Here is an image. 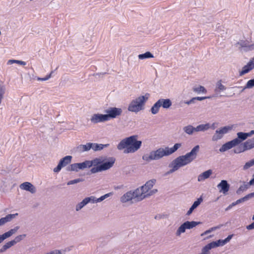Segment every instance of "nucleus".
Listing matches in <instances>:
<instances>
[{
  "label": "nucleus",
  "mask_w": 254,
  "mask_h": 254,
  "mask_svg": "<svg viewBox=\"0 0 254 254\" xmlns=\"http://www.w3.org/2000/svg\"><path fill=\"white\" fill-rule=\"evenodd\" d=\"M181 146L182 143H177L175 144L171 148L167 146L160 147L156 150L151 151L148 154L143 155L142 159L148 162L152 160H159L164 156H168L172 154Z\"/></svg>",
  "instance_id": "f03ea898"
},
{
  "label": "nucleus",
  "mask_w": 254,
  "mask_h": 254,
  "mask_svg": "<svg viewBox=\"0 0 254 254\" xmlns=\"http://www.w3.org/2000/svg\"><path fill=\"white\" fill-rule=\"evenodd\" d=\"M156 182V180L155 179L150 180L146 182L144 185L136 189L137 196L140 197L141 201L158 192L157 189H153Z\"/></svg>",
  "instance_id": "20e7f679"
},
{
  "label": "nucleus",
  "mask_w": 254,
  "mask_h": 254,
  "mask_svg": "<svg viewBox=\"0 0 254 254\" xmlns=\"http://www.w3.org/2000/svg\"><path fill=\"white\" fill-rule=\"evenodd\" d=\"M241 47L244 48L245 51H251L254 49V44L248 45L246 42L239 43Z\"/></svg>",
  "instance_id": "7c9ffc66"
},
{
  "label": "nucleus",
  "mask_w": 254,
  "mask_h": 254,
  "mask_svg": "<svg viewBox=\"0 0 254 254\" xmlns=\"http://www.w3.org/2000/svg\"><path fill=\"white\" fill-rule=\"evenodd\" d=\"M136 189L134 190H129L124 194L120 198V201L122 203H126L131 201L132 199L137 201H141L139 197H137Z\"/></svg>",
  "instance_id": "1a4fd4ad"
},
{
  "label": "nucleus",
  "mask_w": 254,
  "mask_h": 254,
  "mask_svg": "<svg viewBox=\"0 0 254 254\" xmlns=\"http://www.w3.org/2000/svg\"><path fill=\"white\" fill-rule=\"evenodd\" d=\"M254 86V79L250 80L248 81L246 86L242 90V91L246 88H251Z\"/></svg>",
  "instance_id": "ea45409f"
},
{
  "label": "nucleus",
  "mask_w": 254,
  "mask_h": 254,
  "mask_svg": "<svg viewBox=\"0 0 254 254\" xmlns=\"http://www.w3.org/2000/svg\"><path fill=\"white\" fill-rule=\"evenodd\" d=\"M237 138L236 139H238L240 141V143L248 138V134L245 132H239L237 133Z\"/></svg>",
  "instance_id": "72a5a7b5"
},
{
  "label": "nucleus",
  "mask_w": 254,
  "mask_h": 254,
  "mask_svg": "<svg viewBox=\"0 0 254 254\" xmlns=\"http://www.w3.org/2000/svg\"><path fill=\"white\" fill-rule=\"evenodd\" d=\"M253 166H254V158L245 163L243 166V170H246Z\"/></svg>",
  "instance_id": "e433bc0d"
},
{
  "label": "nucleus",
  "mask_w": 254,
  "mask_h": 254,
  "mask_svg": "<svg viewBox=\"0 0 254 254\" xmlns=\"http://www.w3.org/2000/svg\"><path fill=\"white\" fill-rule=\"evenodd\" d=\"M103 160L102 159L97 158L90 161V165L91 167L92 166H96L93 167L90 170L91 173L94 174L109 169L113 166L114 163V160H111L110 161L106 162L101 164Z\"/></svg>",
  "instance_id": "39448f33"
},
{
  "label": "nucleus",
  "mask_w": 254,
  "mask_h": 254,
  "mask_svg": "<svg viewBox=\"0 0 254 254\" xmlns=\"http://www.w3.org/2000/svg\"><path fill=\"white\" fill-rule=\"evenodd\" d=\"M254 68V57L252 58L248 64L243 67L242 70L240 71L239 74L240 76H243L244 74L248 73L249 71Z\"/></svg>",
  "instance_id": "2eb2a0df"
},
{
  "label": "nucleus",
  "mask_w": 254,
  "mask_h": 254,
  "mask_svg": "<svg viewBox=\"0 0 254 254\" xmlns=\"http://www.w3.org/2000/svg\"><path fill=\"white\" fill-rule=\"evenodd\" d=\"M92 149L94 151L101 150L104 148V147H106L109 146L108 144H97L92 143Z\"/></svg>",
  "instance_id": "c85d7f7f"
},
{
  "label": "nucleus",
  "mask_w": 254,
  "mask_h": 254,
  "mask_svg": "<svg viewBox=\"0 0 254 254\" xmlns=\"http://www.w3.org/2000/svg\"><path fill=\"white\" fill-rule=\"evenodd\" d=\"M212 174V171L210 169L205 171L198 175L197 177V181L198 182L203 181L204 180L208 178Z\"/></svg>",
  "instance_id": "5701e85b"
},
{
  "label": "nucleus",
  "mask_w": 254,
  "mask_h": 254,
  "mask_svg": "<svg viewBox=\"0 0 254 254\" xmlns=\"http://www.w3.org/2000/svg\"><path fill=\"white\" fill-rule=\"evenodd\" d=\"M242 150V148H239V149H237L234 150V152L235 153H241V152H243L244 151H241Z\"/></svg>",
  "instance_id": "4d7b16f0"
},
{
  "label": "nucleus",
  "mask_w": 254,
  "mask_h": 254,
  "mask_svg": "<svg viewBox=\"0 0 254 254\" xmlns=\"http://www.w3.org/2000/svg\"><path fill=\"white\" fill-rule=\"evenodd\" d=\"M219 228H220V226H216V227H212L210 229H209V230H206V231H205L204 232L202 233L201 234V236H203L204 235H207V234L210 233V232H212L213 231H215V230L219 229Z\"/></svg>",
  "instance_id": "79ce46f5"
},
{
  "label": "nucleus",
  "mask_w": 254,
  "mask_h": 254,
  "mask_svg": "<svg viewBox=\"0 0 254 254\" xmlns=\"http://www.w3.org/2000/svg\"><path fill=\"white\" fill-rule=\"evenodd\" d=\"M81 170L80 163H74L71 164L67 169L69 171L78 172L79 170Z\"/></svg>",
  "instance_id": "c756f323"
},
{
  "label": "nucleus",
  "mask_w": 254,
  "mask_h": 254,
  "mask_svg": "<svg viewBox=\"0 0 254 254\" xmlns=\"http://www.w3.org/2000/svg\"><path fill=\"white\" fill-rule=\"evenodd\" d=\"M113 194V192H111L108 193H106L99 198H96L95 196L91 195L88 197H86V200L87 202V203H97L98 202H101L105 199L108 198L109 197L112 196Z\"/></svg>",
  "instance_id": "9b49d317"
},
{
  "label": "nucleus",
  "mask_w": 254,
  "mask_h": 254,
  "mask_svg": "<svg viewBox=\"0 0 254 254\" xmlns=\"http://www.w3.org/2000/svg\"><path fill=\"white\" fill-rule=\"evenodd\" d=\"M206 246L209 248L210 250L212 248L218 247V245L216 243V242H212L207 244Z\"/></svg>",
  "instance_id": "a18cd8bd"
},
{
  "label": "nucleus",
  "mask_w": 254,
  "mask_h": 254,
  "mask_svg": "<svg viewBox=\"0 0 254 254\" xmlns=\"http://www.w3.org/2000/svg\"><path fill=\"white\" fill-rule=\"evenodd\" d=\"M17 64L22 65H26V63L25 62L19 60H9L7 62L8 64Z\"/></svg>",
  "instance_id": "4c0bfd02"
},
{
  "label": "nucleus",
  "mask_w": 254,
  "mask_h": 254,
  "mask_svg": "<svg viewBox=\"0 0 254 254\" xmlns=\"http://www.w3.org/2000/svg\"><path fill=\"white\" fill-rule=\"evenodd\" d=\"M160 107H161L158 101H157L153 105V106L151 107V108L150 109L151 113L152 114H153V115L156 114L157 113H158L159 109H160Z\"/></svg>",
  "instance_id": "473e14b6"
},
{
  "label": "nucleus",
  "mask_w": 254,
  "mask_h": 254,
  "mask_svg": "<svg viewBox=\"0 0 254 254\" xmlns=\"http://www.w3.org/2000/svg\"><path fill=\"white\" fill-rule=\"evenodd\" d=\"M44 254H50V252H47V253H45Z\"/></svg>",
  "instance_id": "338daca9"
},
{
  "label": "nucleus",
  "mask_w": 254,
  "mask_h": 254,
  "mask_svg": "<svg viewBox=\"0 0 254 254\" xmlns=\"http://www.w3.org/2000/svg\"><path fill=\"white\" fill-rule=\"evenodd\" d=\"M210 98V97L209 96H205V97H195V99H196V100H198V101H202L204 99H209Z\"/></svg>",
  "instance_id": "09e8293b"
},
{
  "label": "nucleus",
  "mask_w": 254,
  "mask_h": 254,
  "mask_svg": "<svg viewBox=\"0 0 254 254\" xmlns=\"http://www.w3.org/2000/svg\"><path fill=\"white\" fill-rule=\"evenodd\" d=\"M82 179L78 178V179H75V180H71V181L68 182L67 183V185H73V184H75L78 183H79L80 182H82Z\"/></svg>",
  "instance_id": "c03bdc74"
},
{
  "label": "nucleus",
  "mask_w": 254,
  "mask_h": 254,
  "mask_svg": "<svg viewBox=\"0 0 254 254\" xmlns=\"http://www.w3.org/2000/svg\"><path fill=\"white\" fill-rule=\"evenodd\" d=\"M246 228L249 230L254 229V222L251 223V224L247 226Z\"/></svg>",
  "instance_id": "864d4df0"
},
{
  "label": "nucleus",
  "mask_w": 254,
  "mask_h": 254,
  "mask_svg": "<svg viewBox=\"0 0 254 254\" xmlns=\"http://www.w3.org/2000/svg\"><path fill=\"white\" fill-rule=\"evenodd\" d=\"M240 143V141L238 139H234L233 140L226 142L222 145L219 149V151L224 152L228 150H229Z\"/></svg>",
  "instance_id": "ddd939ff"
},
{
  "label": "nucleus",
  "mask_w": 254,
  "mask_h": 254,
  "mask_svg": "<svg viewBox=\"0 0 254 254\" xmlns=\"http://www.w3.org/2000/svg\"><path fill=\"white\" fill-rule=\"evenodd\" d=\"M203 201V199L201 197L198 198L197 200L195 201L193 204L191 205L190 209L188 210V211L187 213V215H190L193 210L195 209L197 207H198L200 204L201 203V202Z\"/></svg>",
  "instance_id": "b1692460"
},
{
  "label": "nucleus",
  "mask_w": 254,
  "mask_h": 254,
  "mask_svg": "<svg viewBox=\"0 0 254 254\" xmlns=\"http://www.w3.org/2000/svg\"><path fill=\"white\" fill-rule=\"evenodd\" d=\"M233 236V235H229L224 240L223 242L225 243V244L229 242L231 240V239L232 238Z\"/></svg>",
  "instance_id": "8fccbe9b"
},
{
  "label": "nucleus",
  "mask_w": 254,
  "mask_h": 254,
  "mask_svg": "<svg viewBox=\"0 0 254 254\" xmlns=\"http://www.w3.org/2000/svg\"><path fill=\"white\" fill-rule=\"evenodd\" d=\"M3 252H4V251H3V249L1 248V249H0V254Z\"/></svg>",
  "instance_id": "69168bd1"
},
{
  "label": "nucleus",
  "mask_w": 254,
  "mask_h": 254,
  "mask_svg": "<svg viewBox=\"0 0 254 254\" xmlns=\"http://www.w3.org/2000/svg\"><path fill=\"white\" fill-rule=\"evenodd\" d=\"M51 254H63V251L60 250H54L50 251Z\"/></svg>",
  "instance_id": "49530a36"
},
{
  "label": "nucleus",
  "mask_w": 254,
  "mask_h": 254,
  "mask_svg": "<svg viewBox=\"0 0 254 254\" xmlns=\"http://www.w3.org/2000/svg\"><path fill=\"white\" fill-rule=\"evenodd\" d=\"M160 107L165 109H168L172 106V102L169 99H160L158 100Z\"/></svg>",
  "instance_id": "4be33fe9"
},
{
  "label": "nucleus",
  "mask_w": 254,
  "mask_h": 254,
  "mask_svg": "<svg viewBox=\"0 0 254 254\" xmlns=\"http://www.w3.org/2000/svg\"><path fill=\"white\" fill-rule=\"evenodd\" d=\"M26 236V234H22L18 235L15 237V238L12 240L13 244L15 245L16 243L20 242L22 240H23Z\"/></svg>",
  "instance_id": "c9c22d12"
},
{
  "label": "nucleus",
  "mask_w": 254,
  "mask_h": 254,
  "mask_svg": "<svg viewBox=\"0 0 254 254\" xmlns=\"http://www.w3.org/2000/svg\"><path fill=\"white\" fill-rule=\"evenodd\" d=\"M245 201H247L246 199V198L245 197H244L243 198H241L238 200H237L236 201H235V204H239L240 203H241V202H244Z\"/></svg>",
  "instance_id": "3c124183"
},
{
  "label": "nucleus",
  "mask_w": 254,
  "mask_h": 254,
  "mask_svg": "<svg viewBox=\"0 0 254 254\" xmlns=\"http://www.w3.org/2000/svg\"><path fill=\"white\" fill-rule=\"evenodd\" d=\"M245 197L246 198V200H248L250 198L254 197V192L247 194Z\"/></svg>",
  "instance_id": "de8ad7c7"
},
{
  "label": "nucleus",
  "mask_w": 254,
  "mask_h": 254,
  "mask_svg": "<svg viewBox=\"0 0 254 254\" xmlns=\"http://www.w3.org/2000/svg\"><path fill=\"white\" fill-rule=\"evenodd\" d=\"M200 222L189 221H187L182 224L176 232V236L179 237L182 233L185 232L186 229H190L200 224Z\"/></svg>",
  "instance_id": "0eeeda50"
},
{
  "label": "nucleus",
  "mask_w": 254,
  "mask_h": 254,
  "mask_svg": "<svg viewBox=\"0 0 254 254\" xmlns=\"http://www.w3.org/2000/svg\"><path fill=\"white\" fill-rule=\"evenodd\" d=\"M19 229V226H16L14 228L10 229L8 232H6L0 235V243L7 238L10 237L13 234H15Z\"/></svg>",
  "instance_id": "a211bd4d"
},
{
  "label": "nucleus",
  "mask_w": 254,
  "mask_h": 254,
  "mask_svg": "<svg viewBox=\"0 0 254 254\" xmlns=\"http://www.w3.org/2000/svg\"><path fill=\"white\" fill-rule=\"evenodd\" d=\"M195 100H196L195 97H193L190 100L191 104L194 103Z\"/></svg>",
  "instance_id": "bf43d9fd"
},
{
  "label": "nucleus",
  "mask_w": 254,
  "mask_h": 254,
  "mask_svg": "<svg viewBox=\"0 0 254 254\" xmlns=\"http://www.w3.org/2000/svg\"><path fill=\"white\" fill-rule=\"evenodd\" d=\"M90 121L91 123L96 124L107 121L105 114H94L91 116Z\"/></svg>",
  "instance_id": "4468645a"
},
{
  "label": "nucleus",
  "mask_w": 254,
  "mask_h": 254,
  "mask_svg": "<svg viewBox=\"0 0 254 254\" xmlns=\"http://www.w3.org/2000/svg\"><path fill=\"white\" fill-rule=\"evenodd\" d=\"M90 160H86L82 163H80L81 170H84L86 168H90L91 167H90Z\"/></svg>",
  "instance_id": "58836bf2"
},
{
  "label": "nucleus",
  "mask_w": 254,
  "mask_h": 254,
  "mask_svg": "<svg viewBox=\"0 0 254 254\" xmlns=\"http://www.w3.org/2000/svg\"><path fill=\"white\" fill-rule=\"evenodd\" d=\"M18 215L17 213L13 214H8L5 217L1 218L0 219V221L2 225H3L6 223L10 221L12 219L15 218V217Z\"/></svg>",
  "instance_id": "a878e982"
},
{
  "label": "nucleus",
  "mask_w": 254,
  "mask_h": 254,
  "mask_svg": "<svg viewBox=\"0 0 254 254\" xmlns=\"http://www.w3.org/2000/svg\"><path fill=\"white\" fill-rule=\"evenodd\" d=\"M249 184L248 183L247 184H244L243 186H240L239 189L237 190V193L238 194H240L241 191H244L246 190L249 187Z\"/></svg>",
  "instance_id": "a19ab883"
},
{
  "label": "nucleus",
  "mask_w": 254,
  "mask_h": 254,
  "mask_svg": "<svg viewBox=\"0 0 254 254\" xmlns=\"http://www.w3.org/2000/svg\"><path fill=\"white\" fill-rule=\"evenodd\" d=\"M226 87L222 84V81L221 80H219L216 84V88L215 89V96H217L220 95V96L222 95H220V93L222 91L225 90Z\"/></svg>",
  "instance_id": "412c9836"
},
{
  "label": "nucleus",
  "mask_w": 254,
  "mask_h": 254,
  "mask_svg": "<svg viewBox=\"0 0 254 254\" xmlns=\"http://www.w3.org/2000/svg\"><path fill=\"white\" fill-rule=\"evenodd\" d=\"M71 158L72 157L71 156H66L61 159L57 167L54 169V172L55 173L59 172L63 167L71 162Z\"/></svg>",
  "instance_id": "f8f14e48"
},
{
  "label": "nucleus",
  "mask_w": 254,
  "mask_h": 254,
  "mask_svg": "<svg viewBox=\"0 0 254 254\" xmlns=\"http://www.w3.org/2000/svg\"><path fill=\"white\" fill-rule=\"evenodd\" d=\"M224 240H219L217 241H216V243L218 245V247L220 246H224L225 244V243H224Z\"/></svg>",
  "instance_id": "603ef678"
},
{
  "label": "nucleus",
  "mask_w": 254,
  "mask_h": 254,
  "mask_svg": "<svg viewBox=\"0 0 254 254\" xmlns=\"http://www.w3.org/2000/svg\"><path fill=\"white\" fill-rule=\"evenodd\" d=\"M210 128V125L209 123L205 124H201L196 127H194L195 132L205 131Z\"/></svg>",
  "instance_id": "393cba45"
},
{
  "label": "nucleus",
  "mask_w": 254,
  "mask_h": 254,
  "mask_svg": "<svg viewBox=\"0 0 254 254\" xmlns=\"http://www.w3.org/2000/svg\"><path fill=\"white\" fill-rule=\"evenodd\" d=\"M92 143H87L86 144H81L76 147V150L79 153L88 151L92 149Z\"/></svg>",
  "instance_id": "aec40b11"
},
{
  "label": "nucleus",
  "mask_w": 254,
  "mask_h": 254,
  "mask_svg": "<svg viewBox=\"0 0 254 254\" xmlns=\"http://www.w3.org/2000/svg\"><path fill=\"white\" fill-rule=\"evenodd\" d=\"M138 57L140 60H143L145 59L152 58H153V55L150 52H146L144 54L139 55Z\"/></svg>",
  "instance_id": "f704fd0d"
},
{
  "label": "nucleus",
  "mask_w": 254,
  "mask_h": 254,
  "mask_svg": "<svg viewBox=\"0 0 254 254\" xmlns=\"http://www.w3.org/2000/svg\"><path fill=\"white\" fill-rule=\"evenodd\" d=\"M237 205V204H235V202H233L231 204V206L233 207L234 206Z\"/></svg>",
  "instance_id": "0e129e2a"
},
{
  "label": "nucleus",
  "mask_w": 254,
  "mask_h": 254,
  "mask_svg": "<svg viewBox=\"0 0 254 254\" xmlns=\"http://www.w3.org/2000/svg\"><path fill=\"white\" fill-rule=\"evenodd\" d=\"M254 148V137L248 139L243 143V147L241 151H245Z\"/></svg>",
  "instance_id": "6ab92c4d"
},
{
  "label": "nucleus",
  "mask_w": 254,
  "mask_h": 254,
  "mask_svg": "<svg viewBox=\"0 0 254 254\" xmlns=\"http://www.w3.org/2000/svg\"><path fill=\"white\" fill-rule=\"evenodd\" d=\"M232 127L229 126H225L215 131V133L212 136V140L213 141H216L221 139L223 135L227 133L229 130H231Z\"/></svg>",
  "instance_id": "9d476101"
},
{
  "label": "nucleus",
  "mask_w": 254,
  "mask_h": 254,
  "mask_svg": "<svg viewBox=\"0 0 254 254\" xmlns=\"http://www.w3.org/2000/svg\"><path fill=\"white\" fill-rule=\"evenodd\" d=\"M138 136L132 135L122 139L117 145V148L119 150L126 149L125 153H134L137 151L141 147L142 141L137 140Z\"/></svg>",
  "instance_id": "7ed1b4c3"
},
{
  "label": "nucleus",
  "mask_w": 254,
  "mask_h": 254,
  "mask_svg": "<svg viewBox=\"0 0 254 254\" xmlns=\"http://www.w3.org/2000/svg\"><path fill=\"white\" fill-rule=\"evenodd\" d=\"M12 246H14V244L11 241L6 243L4 245L2 246V248L3 249V251L5 252L7 249H9Z\"/></svg>",
  "instance_id": "37998d69"
},
{
  "label": "nucleus",
  "mask_w": 254,
  "mask_h": 254,
  "mask_svg": "<svg viewBox=\"0 0 254 254\" xmlns=\"http://www.w3.org/2000/svg\"><path fill=\"white\" fill-rule=\"evenodd\" d=\"M149 96V93H146L145 95L140 96L132 100L128 105V110L131 112L137 113L143 110L144 104Z\"/></svg>",
  "instance_id": "423d86ee"
},
{
  "label": "nucleus",
  "mask_w": 254,
  "mask_h": 254,
  "mask_svg": "<svg viewBox=\"0 0 254 254\" xmlns=\"http://www.w3.org/2000/svg\"><path fill=\"white\" fill-rule=\"evenodd\" d=\"M246 133L248 134V137L251 136L252 135L254 134V130H252L250 132Z\"/></svg>",
  "instance_id": "6e6d98bb"
},
{
  "label": "nucleus",
  "mask_w": 254,
  "mask_h": 254,
  "mask_svg": "<svg viewBox=\"0 0 254 254\" xmlns=\"http://www.w3.org/2000/svg\"><path fill=\"white\" fill-rule=\"evenodd\" d=\"M217 188L220 192H222L224 195H226L229 190L230 185L228 183L227 181L222 180L217 185Z\"/></svg>",
  "instance_id": "f3484780"
},
{
  "label": "nucleus",
  "mask_w": 254,
  "mask_h": 254,
  "mask_svg": "<svg viewBox=\"0 0 254 254\" xmlns=\"http://www.w3.org/2000/svg\"><path fill=\"white\" fill-rule=\"evenodd\" d=\"M19 188L22 190L30 192L33 194L36 192V187L30 182H24L20 185Z\"/></svg>",
  "instance_id": "dca6fc26"
},
{
  "label": "nucleus",
  "mask_w": 254,
  "mask_h": 254,
  "mask_svg": "<svg viewBox=\"0 0 254 254\" xmlns=\"http://www.w3.org/2000/svg\"><path fill=\"white\" fill-rule=\"evenodd\" d=\"M199 150V146L197 145L190 152L177 157L169 164V167L171 169L166 173V175L172 174L180 168L192 162L196 158Z\"/></svg>",
  "instance_id": "f257e3e1"
},
{
  "label": "nucleus",
  "mask_w": 254,
  "mask_h": 254,
  "mask_svg": "<svg viewBox=\"0 0 254 254\" xmlns=\"http://www.w3.org/2000/svg\"><path fill=\"white\" fill-rule=\"evenodd\" d=\"M232 208V206H231V205L230 204L225 209V211H228Z\"/></svg>",
  "instance_id": "680f3d73"
},
{
  "label": "nucleus",
  "mask_w": 254,
  "mask_h": 254,
  "mask_svg": "<svg viewBox=\"0 0 254 254\" xmlns=\"http://www.w3.org/2000/svg\"><path fill=\"white\" fill-rule=\"evenodd\" d=\"M192 90L197 93H200L201 92L206 93L207 92L206 89L203 86L201 85L194 86L192 88Z\"/></svg>",
  "instance_id": "2f4dec72"
},
{
  "label": "nucleus",
  "mask_w": 254,
  "mask_h": 254,
  "mask_svg": "<svg viewBox=\"0 0 254 254\" xmlns=\"http://www.w3.org/2000/svg\"><path fill=\"white\" fill-rule=\"evenodd\" d=\"M252 219L254 220V215L253 216Z\"/></svg>",
  "instance_id": "774afa93"
},
{
  "label": "nucleus",
  "mask_w": 254,
  "mask_h": 254,
  "mask_svg": "<svg viewBox=\"0 0 254 254\" xmlns=\"http://www.w3.org/2000/svg\"><path fill=\"white\" fill-rule=\"evenodd\" d=\"M185 103V104H186L187 105H190V104H191V103L190 102V100L189 101H186Z\"/></svg>",
  "instance_id": "e2e57ef3"
},
{
  "label": "nucleus",
  "mask_w": 254,
  "mask_h": 254,
  "mask_svg": "<svg viewBox=\"0 0 254 254\" xmlns=\"http://www.w3.org/2000/svg\"><path fill=\"white\" fill-rule=\"evenodd\" d=\"M254 178L253 179H252L250 182L249 183H248V184H249V185H254Z\"/></svg>",
  "instance_id": "13d9d810"
},
{
  "label": "nucleus",
  "mask_w": 254,
  "mask_h": 254,
  "mask_svg": "<svg viewBox=\"0 0 254 254\" xmlns=\"http://www.w3.org/2000/svg\"><path fill=\"white\" fill-rule=\"evenodd\" d=\"M215 127H215V123H213L212 124V125L210 126V128H212L213 129L215 128Z\"/></svg>",
  "instance_id": "052dcab7"
},
{
  "label": "nucleus",
  "mask_w": 254,
  "mask_h": 254,
  "mask_svg": "<svg viewBox=\"0 0 254 254\" xmlns=\"http://www.w3.org/2000/svg\"><path fill=\"white\" fill-rule=\"evenodd\" d=\"M183 131L188 135H192L195 132L194 127L191 125H188L183 128Z\"/></svg>",
  "instance_id": "bb28decb"
},
{
  "label": "nucleus",
  "mask_w": 254,
  "mask_h": 254,
  "mask_svg": "<svg viewBox=\"0 0 254 254\" xmlns=\"http://www.w3.org/2000/svg\"><path fill=\"white\" fill-rule=\"evenodd\" d=\"M87 202L85 197L80 202L77 203L75 205V211L78 212L81 210L84 206L87 204Z\"/></svg>",
  "instance_id": "cd10ccee"
},
{
  "label": "nucleus",
  "mask_w": 254,
  "mask_h": 254,
  "mask_svg": "<svg viewBox=\"0 0 254 254\" xmlns=\"http://www.w3.org/2000/svg\"><path fill=\"white\" fill-rule=\"evenodd\" d=\"M105 114L107 121L109 120L110 119H115L120 116L122 113L123 110L121 108L116 107H109L105 110Z\"/></svg>",
  "instance_id": "6e6552de"
},
{
  "label": "nucleus",
  "mask_w": 254,
  "mask_h": 254,
  "mask_svg": "<svg viewBox=\"0 0 254 254\" xmlns=\"http://www.w3.org/2000/svg\"><path fill=\"white\" fill-rule=\"evenodd\" d=\"M53 73V71H52L51 72L50 74L49 75L47 76L45 78H38V79H39V80H47L49 79L51 77V75H52V74Z\"/></svg>",
  "instance_id": "5fc2aeb1"
}]
</instances>
